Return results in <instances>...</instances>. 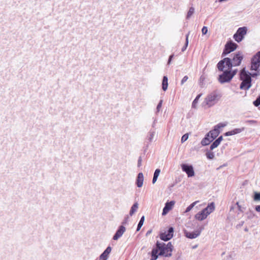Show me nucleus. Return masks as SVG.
Wrapping results in <instances>:
<instances>
[{"mask_svg":"<svg viewBox=\"0 0 260 260\" xmlns=\"http://www.w3.org/2000/svg\"><path fill=\"white\" fill-rule=\"evenodd\" d=\"M188 36H189V34H187L186 36V43H185V46L182 48V51H184L185 50H186L187 46H188Z\"/></svg>","mask_w":260,"mask_h":260,"instance_id":"obj_34","label":"nucleus"},{"mask_svg":"<svg viewBox=\"0 0 260 260\" xmlns=\"http://www.w3.org/2000/svg\"><path fill=\"white\" fill-rule=\"evenodd\" d=\"M173 56H174L173 55H171L170 56L169 58V60L168 61V64H170L171 63V60H172Z\"/></svg>","mask_w":260,"mask_h":260,"instance_id":"obj_41","label":"nucleus"},{"mask_svg":"<svg viewBox=\"0 0 260 260\" xmlns=\"http://www.w3.org/2000/svg\"><path fill=\"white\" fill-rule=\"evenodd\" d=\"M174 229L173 228H169L167 231L161 233L160 235V238L164 241L170 240L173 236Z\"/></svg>","mask_w":260,"mask_h":260,"instance_id":"obj_11","label":"nucleus"},{"mask_svg":"<svg viewBox=\"0 0 260 260\" xmlns=\"http://www.w3.org/2000/svg\"><path fill=\"white\" fill-rule=\"evenodd\" d=\"M214 139L210 137L208 133L206 135L205 137L202 140L201 144L203 146H206L209 144Z\"/></svg>","mask_w":260,"mask_h":260,"instance_id":"obj_18","label":"nucleus"},{"mask_svg":"<svg viewBox=\"0 0 260 260\" xmlns=\"http://www.w3.org/2000/svg\"><path fill=\"white\" fill-rule=\"evenodd\" d=\"M157 246L160 250L159 253L160 255H163L165 256H170L171 255L173 245L170 242H169L167 244L164 243L157 242Z\"/></svg>","mask_w":260,"mask_h":260,"instance_id":"obj_3","label":"nucleus"},{"mask_svg":"<svg viewBox=\"0 0 260 260\" xmlns=\"http://www.w3.org/2000/svg\"><path fill=\"white\" fill-rule=\"evenodd\" d=\"M150 232H147V234H150Z\"/></svg>","mask_w":260,"mask_h":260,"instance_id":"obj_46","label":"nucleus"},{"mask_svg":"<svg viewBox=\"0 0 260 260\" xmlns=\"http://www.w3.org/2000/svg\"><path fill=\"white\" fill-rule=\"evenodd\" d=\"M223 138H222V136H220L217 139V140L220 143L222 141Z\"/></svg>","mask_w":260,"mask_h":260,"instance_id":"obj_43","label":"nucleus"},{"mask_svg":"<svg viewBox=\"0 0 260 260\" xmlns=\"http://www.w3.org/2000/svg\"><path fill=\"white\" fill-rule=\"evenodd\" d=\"M182 171L185 172L188 177H192L194 176V171L192 166L183 164L181 165Z\"/></svg>","mask_w":260,"mask_h":260,"instance_id":"obj_10","label":"nucleus"},{"mask_svg":"<svg viewBox=\"0 0 260 260\" xmlns=\"http://www.w3.org/2000/svg\"><path fill=\"white\" fill-rule=\"evenodd\" d=\"M112 248L110 246H108L107 247V248L105 250V251L101 254L100 256V260H107L108 258L109 257V255L111 252Z\"/></svg>","mask_w":260,"mask_h":260,"instance_id":"obj_16","label":"nucleus"},{"mask_svg":"<svg viewBox=\"0 0 260 260\" xmlns=\"http://www.w3.org/2000/svg\"><path fill=\"white\" fill-rule=\"evenodd\" d=\"M159 252L160 250L156 245V247L152 250L151 260H156L158 256L159 255Z\"/></svg>","mask_w":260,"mask_h":260,"instance_id":"obj_19","label":"nucleus"},{"mask_svg":"<svg viewBox=\"0 0 260 260\" xmlns=\"http://www.w3.org/2000/svg\"><path fill=\"white\" fill-rule=\"evenodd\" d=\"M187 80L188 77L187 76H184L181 81V84L183 85Z\"/></svg>","mask_w":260,"mask_h":260,"instance_id":"obj_39","label":"nucleus"},{"mask_svg":"<svg viewBox=\"0 0 260 260\" xmlns=\"http://www.w3.org/2000/svg\"><path fill=\"white\" fill-rule=\"evenodd\" d=\"M232 66L231 60L229 58H225L217 64L218 69L221 71H232L231 70Z\"/></svg>","mask_w":260,"mask_h":260,"instance_id":"obj_7","label":"nucleus"},{"mask_svg":"<svg viewBox=\"0 0 260 260\" xmlns=\"http://www.w3.org/2000/svg\"><path fill=\"white\" fill-rule=\"evenodd\" d=\"M206 155L207 157L209 159H212L214 157V154L213 152L208 151L206 153Z\"/></svg>","mask_w":260,"mask_h":260,"instance_id":"obj_31","label":"nucleus"},{"mask_svg":"<svg viewBox=\"0 0 260 260\" xmlns=\"http://www.w3.org/2000/svg\"><path fill=\"white\" fill-rule=\"evenodd\" d=\"M144 220H145L144 216H142L138 223L137 229V231H139L140 230L141 228L142 227V226L143 225V224L144 223Z\"/></svg>","mask_w":260,"mask_h":260,"instance_id":"obj_29","label":"nucleus"},{"mask_svg":"<svg viewBox=\"0 0 260 260\" xmlns=\"http://www.w3.org/2000/svg\"><path fill=\"white\" fill-rule=\"evenodd\" d=\"M175 204V201H172L168 202L165 204V206L163 209L162 215H166L170 211H171Z\"/></svg>","mask_w":260,"mask_h":260,"instance_id":"obj_14","label":"nucleus"},{"mask_svg":"<svg viewBox=\"0 0 260 260\" xmlns=\"http://www.w3.org/2000/svg\"><path fill=\"white\" fill-rule=\"evenodd\" d=\"M240 79L242 81L240 88L244 90L248 89L251 86V78L245 69H243L240 73Z\"/></svg>","mask_w":260,"mask_h":260,"instance_id":"obj_2","label":"nucleus"},{"mask_svg":"<svg viewBox=\"0 0 260 260\" xmlns=\"http://www.w3.org/2000/svg\"><path fill=\"white\" fill-rule=\"evenodd\" d=\"M188 138V135L187 134H185L182 136L181 138V142L183 143L186 141Z\"/></svg>","mask_w":260,"mask_h":260,"instance_id":"obj_36","label":"nucleus"},{"mask_svg":"<svg viewBox=\"0 0 260 260\" xmlns=\"http://www.w3.org/2000/svg\"><path fill=\"white\" fill-rule=\"evenodd\" d=\"M199 202V201H196L192 203L189 206H188L186 208L184 213H187V212H189Z\"/></svg>","mask_w":260,"mask_h":260,"instance_id":"obj_26","label":"nucleus"},{"mask_svg":"<svg viewBox=\"0 0 260 260\" xmlns=\"http://www.w3.org/2000/svg\"><path fill=\"white\" fill-rule=\"evenodd\" d=\"M223 73L219 75L218 80L221 83L228 82L231 81L236 74L237 71H222Z\"/></svg>","mask_w":260,"mask_h":260,"instance_id":"obj_6","label":"nucleus"},{"mask_svg":"<svg viewBox=\"0 0 260 260\" xmlns=\"http://www.w3.org/2000/svg\"><path fill=\"white\" fill-rule=\"evenodd\" d=\"M215 206L214 203L213 202L210 203L206 208L196 213L194 215V218L199 221H203L215 210Z\"/></svg>","mask_w":260,"mask_h":260,"instance_id":"obj_1","label":"nucleus"},{"mask_svg":"<svg viewBox=\"0 0 260 260\" xmlns=\"http://www.w3.org/2000/svg\"><path fill=\"white\" fill-rule=\"evenodd\" d=\"M200 97H201V94H199L196 98V99L194 100V101H193V102L192 103V108H197V104H198L199 100Z\"/></svg>","mask_w":260,"mask_h":260,"instance_id":"obj_27","label":"nucleus"},{"mask_svg":"<svg viewBox=\"0 0 260 260\" xmlns=\"http://www.w3.org/2000/svg\"><path fill=\"white\" fill-rule=\"evenodd\" d=\"M155 135L154 132H150L148 134V140L149 141H152Z\"/></svg>","mask_w":260,"mask_h":260,"instance_id":"obj_33","label":"nucleus"},{"mask_svg":"<svg viewBox=\"0 0 260 260\" xmlns=\"http://www.w3.org/2000/svg\"><path fill=\"white\" fill-rule=\"evenodd\" d=\"M220 144V143L217 140H216L211 145L210 149L211 150L214 149V148L217 147Z\"/></svg>","mask_w":260,"mask_h":260,"instance_id":"obj_30","label":"nucleus"},{"mask_svg":"<svg viewBox=\"0 0 260 260\" xmlns=\"http://www.w3.org/2000/svg\"><path fill=\"white\" fill-rule=\"evenodd\" d=\"M244 130V128H235L232 131H231L230 132H228L224 134V135L225 136H230L234 135L239 133H240Z\"/></svg>","mask_w":260,"mask_h":260,"instance_id":"obj_20","label":"nucleus"},{"mask_svg":"<svg viewBox=\"0 0 260 260\" xmlns=\"http://www.w3.org/2000/svg\"><path fill=\"white\" fill-rule=\"evenodd\" d=\"M202 32L203 35H206L208 32V28L206 26H204L202 29Z\"/></svg>","mask_w":260,"mask_h":260,"instance_id":"obj_38","label":"nucleus"},{"mask_svg":"<svg viewBox=\"0 0 260 260\" xmlns=\"http://www.w3.org/2000/svg\"><path fill=\"white\" fill-rule=\"evenodd\" d=\"M168 87V79L167 76H164L162 81V89L164 91H166Z\"/></svg>","mask_w":260,"mask_h":260,"instance_id":"obj_22","label":"nucleus"},{"mask_svg":"<svg viewBox=\"0 0 260 260\" xmlns=\"http://www.w3.org/2000/svg\"><path fill=\"white\" fill-rule=\"evenodd\" d=\"M243 59V55L241 53L238 52L236 53L234 56L233 57L232 60V64L233 66H239L242 60Z\"/></svg>","mask_w":260,"mask_h":260,"instance_id":"obj_13","label":"nucleus"},{"mask_svg":"<svg viewBox=\"0 0 260 260\" xmlns=\"http://www.w3.org/2000/svg\"><path fill=\"white\" fill-rule=\"evenodd\" d=\"M237 46V44L233 42H230L228 43L225 45L223 53L225 54L230 53V52L234 51L236 49Z\"/></svg>","mask_w":260,"mask_h":260,"instance_id":"obj_12","label":"nucleus"},{"mask_svg":"<svg viewBox=\"0 0 260 260\" xmlns=\"http://www.w3.org/2000/svg\"><path fill=\"white\" fill-rule=\"evenodd\" d=\"M144 176L142 173H139L136 179V184L138 187H141L143 185Z\"/></svg>","mask_w":260,"mask_h":260,"instance_id":"obj_17","label":"nucleus"},{"mask_svg":"<svg viewBox=\"0 0 260 260\" xmlns=\"http://www.w3.org/2000/svg\"><path fill=\"white\" fill-rule=\"evenodd\" d=\"M139 208V204L137 202L135 203L133 206H132L129 214L130 216H132L133 214H134L138 210Z\"/></svg>","mask_w":260,"mask_h":260,"instance_id":"obj_21","label":"nucleus"},{"mask_svg":"<svg viewBox=\"0 0 260 260\" xmlns=\"http://www.w3.org/2000/svg\"><path fill=\"white\" fill-rule=\"evenodd\" d=\"M247 32V28L246 27H240L237 30L236 33L234 36L235 41L238 42L241 41L244 36Z\"/></svg>","mask_w":260,"mask_h":260,"instance_id":"obj_9","label":"nucleus"},{"mask_svg":"<svg viewBox=\"0 0 260 260\" xmlns=\"http://www.w3.org/2000/svg\"><path fill=\"white\" fill-rule=\"evenodd\" d=\"M141 165V160H139L138 162V166H140Z\"/></svg>","mask_w":260,"mask_h":260,"instance_id":"obj_45","label":"nucleus"},{"mask_svg":"<svg viewBox=\"0 0 260 260\" xmlns=\"http://www.w3.org/2000/svg\"><path fill=\"white\" fill-rule=\"evenodd\" d=\"M255 210L257 212L260 213V205H257L255 207Z\"/></svg>","mask_w":260,"mask_h":260,"instance_id":"obj_42","label":"nucleus"},{"mask_svg":"<svg viewBox=\"0 0 260 260\" xmlns=\"http://www.w3.org/2000/svg\"><path fill=\"white\" fill-rule=\"evenodd\" d=\"M260 66V51L253 57L251 61V70L254 71L255 73H251L250 75L252 77H254L259 75V71L257 69Z\"/></svg>","mask_w":260,"mask_h":260,"instance_id":"obj_5","label":"nucleus"},{"mask_svg":"<svg viewBox=\"0 0 260 260\" xmlns=\"http://www.w3.org/2000/svg\"><path fill=\"white\" fill-rule=\"evenodd\" d=\"M226 125V123H220L214 126V127L217 130H219L220 128L224 127Z\"/></svg>","mask_w":260,"mask_h":260,"instance_id":"obj_32","label":"nucleus"},{"mask_svg":"<svg viewBox=\"0 0 260 260\" xmlns=\"http://www.w3.org/2000/svg\"><path fill=\"white\" fill-rule=\"evenodd\" d=\"M203 230L202 228H199L194 231H190L187 230H184V236L190 239H194L199 237Z\"/></svg>","mask_w":260,"mask_h":260,"instance_id":"obj_8","label":"nucleus"},{"mask_svg":"<svg viewBox=\"0 0 260 260\" xmlns=\"http://www.w3.org/2000/svg\"><path fill=\"white\" fill-rule=\"evenodd\" d=\"M194 9L193 7H190L187 12L186 18L187 19H189L194 13Z\"/></svg>","mask_w":260,"mask_h":260,"instance_id":"obj_28","label":"nucleus"},{"mask_svg":"<svg viewBox=\"0 0 260 260\" xmlns=\"http://www.w3.org/2000/svg\"><path fill=\"white\" fill-rule=\"evenodd\" d=\"M254 105L255 106H258L260 105V98H258L256 101H255L253 103Z\"/></svg>","mask_w":260,"mask_h":260,"instance_id":"obj_40","label":"nucleus"},{"mask_svg":"<svg viewBox=\"0 0 260 260\" xmlns=\"http://www.w3.org/2000/svg\"><path fill=\"white\" fill-rule=\"evenodd\" d=\"M220 98V94L216 92H213L207 95L205 99L204 103L208 107H210L217 103Z\"/></svg>","mask_w":260,"mask_h":260,"instance_id":"obj_4","label":"nucleus"},{"mask_svg":"<svg viewBox=\"0 0 260 260\" xmlns=\"http://www.w3.org/2000/svg\"><path fill=\"white\" fill-rule=\"evenodd\" d=\"M235 254L234 252H229L224 257L223 260H235Z\"/></svg>","mask_w":260,"mask_h":260,"instance_id":"obj_24","label":"nucleus"},{"mask_svg":"<svg viewBox=\"0 0 260 260\" xmlns=\"http://www.w3.org/2000/svg\"><path fill=\"white\" fill-rule=\"evenodd\" d=\"M160 169H157L155 170V171L154 173L153 178L152 179V183L153 184H154L156 182L158 177L159 176V175L160 174Z\"/></svg>","mask_w":260,"mask_h":260,"instance_id":"obj_25","label":"nucleus"},{"mask_svg":"<svg viewBox=\"0 0 260 260\" xmlns=\"http://www.w3.org/2000/svg\"><path fill=\"white\" fill-rule=\"evenodd\" d=\"M220 133V130H217L215 127L214 129L208 133V134L212 137V138L214 139L216 138L219 135Z\"/></svg>","mask_w":260,"mask_h":260,"instance_id":"obj_23","label":"nucleus"},{"mask_svg":"<svg viewBox=\"0 0 260 260\" xmlns=\"http://www.w3.org/2000/svg\"><path fill=\"white\" fill-rule=\"evenodd\" d=\"M162 100H160L156 107V110H157V112L159 111V110L161 107V106H162Z\"/></svg>","mask_w":260,"mask_h":260,"instance_id":"obj_37","label":"nucleus"},{"mask_svg":"<svg viewBox=\"0 0 260 260\" xmlns=\"http://www.w3.org/2000/svg\"><path fill=\"white\" fill-rule=\"evenodd\" d=\"M236 205L237 206V207H238V209H239V210H241V206L240 205V204H239V202H237V203H236Z\"/></svg>","mask_w":260,"mask_h":260,"instance_id":"obj_44","label":"nucleus"},{"mask_svg":"<svg viewBox=\"0 0 260 260\" xmlns=\"http://www.w3.org/2000/svg\"><path fill=\"white\" fill-rule=\"evenodd\" d=\"M126 229L123 225H120L118 230L116 231L115 234L114 235L113 239L114 240H117L119 238H120L124 233L125 232Z\"/></svg>","mask_w":260,"mask_h":260,"instance_id":"obj_15","label":"nucleus"},{"mask_svg":"<svg viewBox=\"0 0 260 260\" xmlns=\"http://www.w3.org/2000/svg\"><path fill=\"white\" fill-rule=\"evenodd\" d=\"M253 199L254 201H260V193L254 192Z\"/></svg>","mask_w":260,"mask_h":260,"instance_id":"obj_35","label":"nucleus"}]
</instances>
